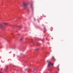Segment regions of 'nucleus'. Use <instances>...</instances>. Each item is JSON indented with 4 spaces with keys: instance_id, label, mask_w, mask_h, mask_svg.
<instances>
[{
    "instance_id": "f257e3e1",
    "label": "nucleus",
    "mask_w": 73,
    "mask_h": 73,
    "mask_svg": "<svg viewBox=\"0 0 73 73\" xmlns=\"http://www.w3.org/2000/svg\"><path fill=\"white\" fill-rule=\"evenodd\" d=\"M0 28L1 29H4L5 27V26H3L2 25L0 24Z\"/></svg>"
},
{
    "instance_id": "f03ea898",
    "label": "nucleus",
    "mask_w": 73,
    "mask_h": 73,
    "mask_svg": "<svg viewBox=\"0 0 73 73\" xmlns=\"http://www.w3.org/2000/svg\"><path fill=\"white\" fill-rule=\"evenodd\" d=\"M47 62H48V68H49V66H50V65L52 64V63L50 62L49 60H47Z\"/></svg>"
},
{
    "instance_id": "7ed1b4c3",
    "label": "nucleus",
    "mask_w": 73,
    "mask_h": 73,
    "mask_svg": "<svg viewBox=\"0 0 73 73\" xmlns=\"http://www.w3.org/2000/svg\"><path fill=\"white\" fill-rule=\"evenodd\" d=\"M23 5L24 7H26L27 6V3H23Z\"/></svg>"
},
{
    "instance_id": "20e7f679",
    "label": "nucleus",
    "mask_w": 73,
    "mask_h": 73,
    "mask_svg": "<svg viewBox=\"0 0 73 73\" xmlns=\"http://www.w3.org/2000/svg\"><path fill=\"white\" fill-rule=\"evenodd\" d=\"M4 24H5V25H8V23H4Z\"/></svg>"
},
{
    "instance_id": "39448f33",
    "label": "nucleus",
    "mask_w": 73,
    "mask_h": 73,
    "mask_svg": "<svg viewBox=\"0 0 73 73\" xmlns=\"http://www.w3.org/2000/svg\"><path fill=\"white\" fill-rule=\"evenodd\" d=\"M31 8H33V4H31Z\"/></svg>"
},
{
    "instance_id": "423d86ee",
    "label": "nucleus",
    "mask_w": 73,
    "mask_h": 73,
    "mask_svg": "<svg viewBox=\"0 0 73 73\" xmlns=\"http://www.w3.org/2000/svg\"><path fill=\"white\" fill-rule=\"evenodd\" d=\"M52 59H53V60H55V58H54V56H53L52 57Z\"/></svg>"
},
{
    "instance_id": "0eeeda50",
    "label": "nucleus",
    "mask_w": 73,
    "mask_h": 73,
    "mask_svg": "<svg viewBox=\"0 0 73 73\" xmlns=\"http://www.w3.org/2000/svg\"><path fill=\"white\" fill-rule=\"evenodd\" d=\"M35 50H38V48H36L35 49Z\"/></svg>"
},
{
    "instance_id": "6e6552de",
    "label": "nucleus",
    "mask_w": 73,
    "mask_h": 73,
    "mask_svg": "<svg viewBox=\"0 0 73 73\" xmlns=\"http://www.w3.org/2000/svg\"><path fill=\"white\" fill-rule=\"evenodd\" d=\"M23 38H21L20 39V41H23Z\"/></svg>"
},
{
    "instance_id": "1a4fd4ad",
    "label": "nucleus",
    "mask_w": 73,
    "mask_h": 73,
    "mask_svg": "<svg viewBox=\"0 0 73 73\" xmlns=\"http://www.w3.org/2000/svg\"><path fill=\"white\" fill-rule=\"evenodd\" d=\"M51 65H52V66H53V65H54V64H51Z\"/></svg>"
},
{
    "instance_id": "9d476101",
    "label": "nucleus",
    "mask_w": 73,
    "mask_h": 73,
    "mask_svg": "<svg viewBox=\"0 0 73 73\" xmlns=\"http://www.w3.org/2000/svg\"><path fill=\"white\" fill-rule=\"evenodd\" d=\"M7 69H8V67H6V70H7Z\"/></svg>"
},
{
    "instance_id": "9b49d317",
    "label": "nucleus",
    "mask_w": 73,
    "mask_h": 73,
    "mask_svg": "<svg viewBox=\"0 0 73 73\" xmlns=\"http://www.w3.org/2000/svg\"><path fill=\"white\" fill-rule=\"evenodd\" d=\"M19 28H21V26H19Z\"/></svg>"
},
{
    "instance_id": "f8f14e48",
    "label": "nucleus",
    "mask_w": 73,
    "mask_h": 73,
    "mask_svg": "<svg viewBox=\"0 0 73 73\" xmlns=\"http://www.w3.org/2000/svg\"><path fill=\"white\" fill-rule=\"evenodd\" d=\"M0 73H3V72H0Z\"/></svg>"
},
{
    "instance_id": "ddd939ff",
    "label": "nucleus",
    "mask_w": 73,
    "mask_h": 73,
    "mask_svg": "<svg viewBox=\"0 0 73 73\" xmlns=\"http://www.w3.org/2000/svg\"><path fill=\"white\" fill-rule=\"evenodd\" d=\"M27 70V69H26L25 70Z\"/></svg>"
}]
</instances>
